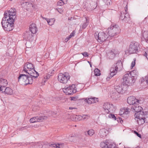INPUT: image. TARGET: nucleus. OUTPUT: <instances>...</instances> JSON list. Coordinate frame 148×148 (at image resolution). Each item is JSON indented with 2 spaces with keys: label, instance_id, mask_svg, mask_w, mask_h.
Here are the masks:
<instances>
[{
  "label": "nucleus",
  "instance_id": "obj_24",
  "mask_svg": "<svg viewBox=\"0 0 148 148\" xmlns=\"http://www.w3.org/2000/svg\"><path fill=\"white\" fill-rule=\"evenodd\" d=\"M111 97L113 99L116 100L120 97V95L118 93H113L111 94Z\"/></svg>",
  "mask_w": 148,
  "mask_h": 148
},
{
  "label": "nucleus",
  "instance_id": "obj_59",
  "mask_svg": "<svg viewBox=\"0 0 148 148\" xmlns=\"http://www.w3.org/2000/svg\"><path fill=\"white\" fill-rule=\"evenodd\" d=\"M52 71H54V70H52Z\"/></svg>",
  "mask_w": 148,
  "mask_h": 148
},
{
  "label": "nucleus",
  "instance_id": "obj_61",
  "mask_svg": "<svg viewBox=\"0 0 148 148\" xmlns=\"http://www.w3.org/2000/svg\"><path fill=\"white\" fill-rule=\"evenodd\" d=\"M12 0H10V1H12Z\"/></svg>",
  "mask_w": 148,
  "mask_h": 148
},
{
  "label": "nucleus",
  "instance_id": "obj_15",
  "mask_svg": "<svg viewBox=\"0 0 148 148\" xmlns=\"http://www.w3.org/2000/svg\"><path fill=\"white\" fill-rule=\"evenodd\" d=\"M47 118V116L33 117L30 119L29 121L31 123H34L35 122H42L43 120L46 119Z\"/></svg>",
  "mask_w": 148,
  "mask_h": 148
},
{
  "label": "nucleus",
  "instance_id": "obj_35",
  "mask_svg": "<svg viewBox=\"0 0 148 148\" xmlns=\"http://www.w3.org/2000/svg\"><path fill=\"white\" fill-rule=\"evenodd\" d=\"M48 114V116H53L56 114V112L53 111H50L49 112Z\"/></svg>",
  "mask_w": 148,
  "mask_h": 148
},
{
  "label": "nucleus",
  "instance_id": "obj_50",
  "mask_svg": "<svg viewBox=\"0 0 148 148\" xmlns=\"http://www.w3.org/2000/svg\"><path fill=\"white\" fill-rule=\"evenodd\" d=\"M58 12L60 14H62L63 12V10L61 9L59 10H58Z\"/></svg>",
  "mask_w": 148,
  "mask_h": 148
},
{
  "label": "nucleus",
  "instance_id": "obj_55",
  "mask_svg": "<svg viewBox=\"0 0 148 148\" xmlns=\"http://www.w3.org/2000/svg\"><path fill=\"white\" fill-rule=\"evenodd\" d=\"M73 137V136H71L69 137V139H70V138H72V137Z\"/></svg>",
  "mask_w": 148,
  "mask_h": 148
},
{
  "label": "nucleus",
  "instance_id": "obj_41",
  "mask_svg": "<svg viewBox=\"0 0 148 148\" xmlns=\"http://www.w3.org/2000/svg\"><path fill=\"white\" fill-rule=\"evenodd\" d=\"M51 145H52V147H54L56 148H60V147L59 146L60 145L59 144H58L57 145L56 144H51Z\"/></svg>",
  "mask_w": 148,
  "mask_h": 148
},
{
  "label": "nucleus",
  "instance_id": "obj_30",
  "mask_svg": "<svg viewBox=\"0 0 148 148\" xmlns=\"http://www.w3.org/2000/svg\"><path fill=\"white\" fill-rule=\"evenodd\" d=\"M42 144L41 143H38L35 144L34 145V148H42Z\"/></svg>",
  "mask_w": 148,
  "mask_h": 148
},
{
  "label": "nucleus",
  "instance_id": "obj_14",
  "mask_svg": "<svg viewBox=\"0 0 148 148\" xmlns=\"http://www.w3.org/2000/svg\"><path fill=\"white\" fill-rule=\"evenodd\" d=\"M127 102L130 105L138 104L139 103V101L135 98L133 96H131L128 97L127 100Z\"/></svg>",
  "mask_w": 148,
  "mask_h": 148
},
{
  "label": "nucleus",
  "instance_id": "obj_28",
  "mask_svg": "<svg viewBox=\"0 0 148 148\" xmlns=\"http://www.w3.org/2000/svg\"><path fill=\"white\" fill-rule=\"evenodd\" d=\"M8 84L7 80L4 79L0 78V85H2L4 86H6Z\"/></svg>",
  "mask_w": 148,
  "mask_h": 148
},
{
  "label": "nucleus",
  "instance_id": "obj_27",
  "mask_svg": "<svg viewBox=\"0 0 148 148\" xmlns=\"http://www.w3.org/2000/svg\"><path fill=\"white\" fill-rule=\"evenodd\" d=\"M107 148H114L115 145L113 144L112 142L107 140Z\"/></svg>",
  "mask_w": 148,
  "mask_h": 148
},
{
  "label": "nucleus",
  "instance_id": "obj_52",
  "mask_svg": "<svg viewBox=\"0 0 148 148\" xmlns=\"http://www.w3.org/2000/svg\"><path fill=\"white\" fill-rule=\"evenodd\" d=\"M69 109L70 110H72V109H73V107H69Z\"/></svg>",
  "mask_w": 148,
  "mask_h": 148
},
{
  "label": "nucleus",
  "instance_id": "obj_46",
  "mask_svg": "<svg viewBox=\"0 0 148 148\" xmlns=\"http://www.w3.org/2000/svg\"><path fill=\"white\" fill-rule=\"evenodd\" d=\"M134 133L138 137H140V138L141 137V135L140 134L138 133L136 131H134Z\"/></svg>",
  "mask_w": 148,
  "mask_h": 148
},
{
  "label": "nucleus",
  "instance_id": "obj_49",
  "mask_svg": "<svg viewBox=\"0 0 148 148\" xmlns=\"http://www.w3.org/2000/svg\"><path fill=\"white\" fill-rule=\"evenodd\" d=\"M77 98L75 97H72L71 98V100H74V101H75L76 100Z\"/></svg>",
  "mask_w": 148,
  "mask_h": 148
},
{
  "label": "nucleus",
  "instance_id": "obj_37",
  "mask_svg": "<svg viewBox=\"0 0 148 148\" xmlns=\"http://www.w3.org/2000/svg\"><path fill=\"white\" fill-rule=\"evenodd\" d=\"M130 111V109L126 108V109H125L123 114H128L129 113Z\"/></svg>",
  "mask_w": 148,
  "mask_h": 148
},
{
  "label": "nucleus",
  "instance_id": "obj_40",
  "mask_svg": "<svg viewBox=\"0 0 148 148\" xmlns=\"http://www.w3.org/2000/svg\"><path fill=\"white\" fill-rule=\"evenodd\" d=\"M82 119H83V120H86L88 119L90 116L87 115H83L82 116Z\"/></svg>",
  "mask_w": 148,
  "mask_h": 148
},
{
  "label": "nucleus",
  "instance_id": "obj_19",
  "mask_svg": "<svg viewBox=\"0 0 148 148\" xmlns=\"http://www.w3.org/2000/svg\"><path fill=\"white\" fill-rule=\"evenodd\" d=\"M141 39L146 42H148V31H145L141 35Z\"/></svg>",
  "mask_w": 148,
  "mask_h": 148
},
{
  "label": "nucleus",
  "instance_id": "obj_26",
  "mask_svg": "<svg viewBox=\"0 0 148 148\" xmlns=\"http://www.w3.org/2000/svg\"><path fill=\"white\" fill-rule=\"evenodd\" d=\"M130 20V17L128 14L126 13L125 14V16L121 20L123 22H127Z\"/></svg>",
  "mask_w": 148,
  "mask_h": 148
},
{
  "label": "nucleus",
  "instance_id": "obj_17",
  "mask_svg": "<svg viewBox=\"0 0 148 148\" xmlns=\"http://www.w3.org/2000/svg\"><path fill=\"white\" fill-rule=\"evenodd\" d=\"M85 102L88 104L96 103L98 101V98L95 97H91L90 98H87L85 100Z\"/></svg>",
  "mask_w": 148,
  "mask_h": 148
},
{
  "label": "nucleus",
  "instance_id": "obj_1",
  "mask_svg": "<svg viewBox=\"0 0 148 148\" xmlns=\"http://www.w3.org/2000/svg\"><path fill=\"white\" fill-rule=\"evenodd\" d=\"M23 71L26 74H21L18 77V81L21 85L32 84L34 78H36L39 75L38 73L35 70L33 64L30 63L25 64Z\"/></svg>",
  "mask_w": 148,
  "mask_h": 148
},
{
  "label": "nucleus",
  "instance_id": "obj_44",
  "mask_svg": "<svg viewBox=\"0 0 148 148\" xmlns=\"http://www.w3.org/2000/svg\"><path fill=\"white\" fill-rule=\"evenodd\" d=\"M81 54L84 56V57H88V53L86 52H84L83 53H82Z\"/></svg>",
  "mask_w": 148,
  "mask_h": 148
},
{
  "label": "nucleus",
  "instance_id": "obj_4",
  "mask_svg": "<svg viewBox=\"0 0 148 148\" xmlns=\"http://www.w3.org/2000/svg\"><path fill=\"white\" fill-rule=\"evenodd\" d=\"M6 17L3 18L1 22V24L3 28L5 30L10 31L14 28V22L12 21H7Z\"/></svg>",
  "mask_w": 148,
  "mask_h": 148
},
{
  "label": "nucleus",
  "instance_id": "obj_36",
  "mask_svg": "<svg viewBox=\"0 0 148 148\" xmlns=\"http://www.w3.org/2000/svg\"><path fill=\"white\" fill-rule=\"evenodd\" d=\"M45 19L46 20L48 23L49 25H51L53 24V21H51L50 19H48L47 18H45Z\"/></svg>",
  "mask_w": 148,
  "mask_h": 148
},
{
  "label": "nucleus",
  "instance_id": "obj_47",
  "mask_svg": "<svg viewBox=\"0 0 148 148\" xmlns=\"http://www.w3.org/2000/svg\"><path fill=\"white\" fill-rule=\"evenodd\" d=\"M74 36L73 34L72 33L70 36L68 37V39L66 41H67L69 39H70L72 36Z\"/></svg>",
  "mask_w": 148,
  "mask_h": 148
},
{
  "label": "nucleus",
  "instance_id": "obj_48",
  "mask_svg": "<svg viewBox=\"0 0 148 148\" xmlns=\"http://www.w3.org/2000/svg\"><path fill=\"white\" fill-rule=\"evenodd\" d=\"M145 79L146 83L148 84V76L145 77Z\"/></svg>",
  "mask_w": 148,
  "mask_h": 148
},
{
  "label": "nucleus",
  "instance_id": "obj_6",
  "mask_svg": "<svg viewBox=\"0 0 148 148\" xmlns=\"http://www.w3.org/2000/svg\"><path fill=\"white\" fill-rule=\"evenodd\" d=\"M16 12L14 8H11L7 12H5L3 18L6 17L7 21H14L15 18L16 17Z\"/></svg>",
  "mask_w": 148,
  "mask_h": 148
},
{
  "label": "nucleus",
  "instance_id": "obj_53",
  "mask_svg": "<svg viewBox=\"0 0 148 148\" xmlns=\"http://www.w3.org/2000/svg\"><path fill=\"white\" fill-rule=\"evenodd\" d=\"M60 8H59L58 9L57 8L56 9V10L57 11H58V10H59L60 9Z\"/></svg>",
  "mask_w": 148,
  "mask_h": 148
},
{
  "label": "nucleus",
  "instance_id": "obj_7",
  "mask_svg": "<svg viewBox=\"0 0 148 148\" xmlns=\"http://www.w3.org/2000/svg\"><path fill=\"white\" fill-rule=\"evenodd\" d=\"M94 36L98 42L100 43H102L108 38L107 35L103 32H96L94 34Z\"/></svg>",
  "mask_w": 148,
  "mask_h": 148
},
{
  "label": "nucleus",
  "instance_id": "obj_11",
  "mask_svg": "<svg viewBox=\"0 0 148 148\" xmlns=\"http://www.w3.org/2000/svg\"><path fill=\"white\" fill-rule=\"evenodd\" d=\"M123 83L127 85V86L128 84H132L135 82L134 78H133L132 77H131L129 73H127L124 75L123 77Z\"/></svg>",
  "mask_w": 148,
  "mask_h": 148
},
{
  "label": "nucleus",
  "instance_id": "obj_39",
  "mask_svg": "<svg viewBox=\"0 0 148 148\" xmlns=\"http://www.w3.org/2000/svg\"><path fill=\"white\" fill-rule=\"evenodd\" d=\"M108 117L110 118H112L114 120H116V117L115 115L113 114H109L108 115Z\"/></svg>",
  "mask_w": 148,
  "mask_h": 148
},
{
  "label": "nucleus",
  "instance_id": "obj_34",
  "mask_svg": "<svg viewBox=\"0 0 148 148\" xmlns=\"http://www.w3.org/2000/svg\"><path fill=\"white\" fill-rule=\"evenodd\" d=\"M87 134L90 136H92L94 134V131L92 130H89L87 132Z\"/></svg>",
  "mask_w": 148,
  "mask_h": 148
},
{
  "label": "nucleus",
  "instance_id": "obj_16",
  "mask_svg": "<svg viewBox=\"0 0 148 148\" xmlns=\"http://www.w3.org/2000/svg\"><path fill=\"white\" fill-rule=\"evenodd\" d=\"M32 34H33V33L29 31L24 34V36L25 39L27 40V41L28 40V41H27L26 43V45H27V44H29L30 42L32 41L33 40V36Z\"/></svg>",
  "mask_w": 148,
  "mask_h": 148
},
{
  "label": "nucleus",
  "instance_id": "obj_56",
  "mask_svg": "<svg viewBox=\"0 0 148 148\" xmlns=\"http://www.w3.org/2000/svg\"><path fill=\"white\" fill-rule=\"evenodd\" d=\"M23 128H24L23 127H22L21 128V130H23Z\"/></svg>",
  "mask_w": 148,
  "mask_h": 148
},
{
  "label": "nucleus",
  "instance_id": "obj_38",
  "mask_svg": "<svg viewBox=\"0 0 148 148\" xmlns=\"http://www.w3.org/2000/svg\"><path fill=\"white\" fill-rule=\"evenodd\" d=\"M64 4L63 1L62 0H60L58 2H57V4L58 5L62 6Z\"/></svg>",
  "mask_w": 148,
  "mask_h": 148
},
{
  "label": "nucleus",
  "instance_id": "obj_8",
  "mask_svg": "<svg viewBox=\"0 0 148 148\" xmlns=\"http://www.w3.org/2000/svg\"><path fill=\"white\" fill-rule=\"evenodd\" d=\"M103 108L104 111L107 114L112 113L115 110L113 105L109 102L104 103L103 106Z\"/></svg>",
  "mask_w": 148,
  "mask_h": 148
},
{
  "label": "nucleus",
  "instance_id": "obj_54",
  "mask_svg": "<svg viewBox=\"0 0 148 148\" xmlns=\"http://www.w3.org/2000/svg\"><path fill=\"white\" fill-rule=\"evenodd\" d=\"M41 16V17H42V18H43V19H45V18H44V17H43L42 16Z\"/></svg>",
  "mask_w": 148,
  "mask_h": 148
},
{
  "label": "nucleus",
  "instance_id": "obj_23",
  "mask_svg": "<svg viewBox=\"0 0 148 148\" xmlns=\"http://www.w3.org/2000/svg\"><path fill=\"white\" fill-rule=\"evenodd\" d=\"M71 119L73 121H79L82 119V117L80 115H73L71 117Z\"/></svg>",
  "mask_w": 148,
  "mask_h": 148
},
{
  "label": "nucleus",
  "instance_id": "obj_18",
  "mask_svg": "<svg viewBox=\"0 0 148 148\" xmlns=\"http://www.w3.org/2000/svg\"><path fill=\"white\" fill-rule=\"evenodd\" d=\"M108 133L107 130L105 128H103L100 130L99 134L101 138H104L106 137Z\"/></svg>",
  "mask_w": 148,
  "mask_h": 148
},
{
  "label": "nucleus",
  "instance_id": "obj_31",
  "mask_svg": "<svg viewBox=\"0 0 148 148\" xmlns=\"http://www.w3.org/2000/svg\"><path fill=\"white\" fill-rule=\"evenodd\" d=\"M85 18L86 19V22H84L82 26V28L83 29H85L86 27L88 25L87 23L88 22V19L86 17Z\"/></svg>",
  "mask_w": 148,
  "mask_h": 148
},
{
  "label": "nucleus",
  "instance_id": "obj_60",
  "mask_svg": "<svg viewBox=\"0 0 148 148\" xmlns=\"http://www.w3.org/2000/svg\"><path fill=\"white\" fill-rule=\"evenodd\" d=\"M51 20H53L52 19H51Z\"/></svg>",
  "mask_w": 148,
  "mask_h": 148
},
{
  "label": "nucleus",
  "instance_id": "obj_29",
  "mask_svg": "<svg viewBox=\"0 0 148 148\" xmlns=\"http://www.w3.org/2000/svg\"><path fill=\"white\" fill-rule=\"evenodd\" d=\"M94 74L95 76H98L100 75V71L97 69H95L94 71Z\"/></svg>",
  "mask_w": 148,
  "mask_h": 148
},
{
  "label": "nucleus",
  "instance_id": "obj_25",
  "mask_svg": "<svg viewBox=\"0 0 148 148\" xmlns=\"http://www.w3.org/2000/svg\"><path fill=\"white\" fill-rule=\"evenodd\" d=\"M115 56V54L114 52L111 51L107 54V57L110 59H113Z\"/></svg>",
  "mask_w": 148,
  "mask_h": 148
},
{
  "label": "nucleus",
  "instance_id": "obj_58",
  "mask_svg": "<svg viewBox=\"0 0 148 148\" xmlns=\"http://www.w3.org/2000/svg\"><path fill=\"white\" fill-rule=\"evenodd\" d=\"M120 121H121V118H120L119 119Z\"/></svg>",
  "mask_w": 148,
  "mask_h": 148
},
{
  "label": "nucleus",
  "instance_id": "obj_20",
  "mask_svg": "<svg viewBox=\"0 0 148 148\" xmlns=\"http://www.w3.org/2000/svg\"><path fill=\"white\" fill-rule=\"evenodd\" d=\"M29 31V32H30L33 34H35L37 32V30L35 24H32L30 26Z\"/></svg>",
  "mask_w": 148,
  "mask_h": 148
},
{
  "label": "nucleus",
  "instance_id": "obj_43",
  "mask_svg": "<svg viewBox=\"0 0 148 148\" xmlns=\"http://www.w3.org/2000/svg\"><path fill=\"white\" fill-rule=\"evenodd\" d=\"M136 59L134 58V60L132 62L131 67L133 68L135 66V64Z\"/></svg>",
  "mask_w": 148,
  "mask_h": 148
},
{
  "label": "nucleus",
  "instance_id": "obj_5",
  "mask_svg": "<svg viewBox=\"0 0 148 148\" xmlns=\"http://www.w3.org/2000/svg\"><path fill=\"white\" fill-rule=\"evenodd\" d=\"M119 27L116 25H112L106 31V32L110 37H113L119 32Z\"/></svg>",
  "mask_w": 148,
  "mask_h": 148
},
{
  "label": "nucleus",
  "instance_id": "obj_42",
  "mask_svg": "<svg viewBox=\"0 0 148 148\" xmlns=\"http://www.w3.org/2000/svg\"><path fill=\"white\" fill-rule=\"evenodd\" d=\"M24 4L26 5H29V6L31 7L32 6L33 7V5H32V4L31 3H29L28 2H25L24 3H23Z\"/></svg>",
  "mask_w": 148,
  "mask_h": 148
},
{
  "label": "nucleus",
  "instance_id": "obj_32",
  "mask_svg": "<svg viewBox=\"0 0 148 148\" xmlns=\"http://www.w3.org/2000/svg\"><path fill=\"white\" fill-rule=\"evenodd\" d=\"M125 13L122 12H121V15L120 16V19L121 20L123 19V18H125V14L127 13L126 11V9L125 10Z\"/></svg>",
  "mask_w": 148,
  "mask_h": 148
},
{
  "label": "nucleus",
  "instance_id": "obj_9",
  "mask_svg": "<svg viewBox=\"0 0 148 148\" xmlns=\"http://www.w3.org/2000/svg\"><path fill=\"white\" fill-rule=\"evenodd\" d=\"M139 46V44L138 42L135 41L131 42L129 46V53L130 54L136 53L138 51Z\"/></svg>",
  "mask_w": 148,
  "mask_h": 148
},
{
  "label": "nucleus",
  "instance_id": "obj_10",
  "mask_svg": "<svg viewBox=\"0 0 148 148\" xmlns=\"http://www.w3.org/2000/svg\"><path fill=\"white\" fill-rule=\"evenodd\" d=\"M70 78V76L66 73H64V74L60 73L58 74V81L63 84L66 83Z\"/></svg>",
  "mask_w": 148,
  "mask_h": 148
},
{
  "label": "nucleus",
  "instance_id": "obj_33",
  "mask_svg": "<svg viewBox=\"0 0 148 148\" xmlns=\"http://www.w3.org/2000/svg\"><path fill=\"white\" fill-rule=\"evenodd\" d=\"M107 140H106V142H102L101 143L100 146L103 148H107Z\"/></svg>",
  "mask_w": 148,
  "mask_h": 148
},
{
  "label": "nucleus",
  "instance_id": "obj_22",
  "mask_svg": "<svg viewBox=\"0 0 148 148\" xmlns=\"http://www.w3.org/2000/svg\"><path fill=\"white\" fill-rule=\"evenodd\" d=\"M7 95H11L13 93V90L10 88L9 87H7L3 91Z\"/></svg>",
  "mask_w": 148,
  "mask_h": 148
},
{
  "label": "nucleus",
  "instance_id": "obj_21",
  "mask_svg": "<svg viewBox=\"0 0 148 148\" xmlns=\"http://www.w3.org/2000/svg\"><path fill=\"white\" fill-rule=\"evenodd\" d=\"M129 74L131 77H132L133 78H134V80L135 81V80L137 77V76L138 75V73L136 70H134L131 71L129 73Z\"/></svg>",
  "mask_w": 148,
  "mask_h": 148
},
{
  "label": "nucleus",
  "instance_id": "obj_12",
  "mask_svg": "<svg viewBox=\"0 0 148 148\" xmlns=\"http://www.w3.org/2000/svg\"><path fill=\"white\" fill-rule=\"evenodd\" d=\"M75 85H72L69 87L65 86L63 89V92L66 95H71L75 93L76 92Z\"/></svg>",
  "mask_w": 148,
  "mask_h": 148
},
{
  "label": "nucleus",
  "instance_id": "obj_51",
  "mask_svg": "<svg viewBox=\"0 0 148 148\" xmlns=\"http://www.w3.org/2000/svg\"><path fill=\"white\" fill-rule=\"evenodd\" d=\"M50 76L49 75H47V76H46V79H48L49 78H50Z\"/></svg>",
  "mask_w": 148,
  "mask_h": 148
},
{
  "label": "nucleus",
  "instance_id": "obj_13",
  "mask_svg": "<svg viewBox=\"0 0 148 148\" xmlns=\"http://www.w3.org/2000/svg\"><path fill=\"white\" fill-rule=\"evenodd\" d=\"M128 86L127 85L125 84L122 83L121 85L115 86L114 89L117 92V93L123 94L127 90Z\"/></svg>",
  "mask_w": 148,
  "mask_h": 148
},
{
  "label": "nucleus",
  "instance_id": "obj_3",
  "mask_svg": "<svg viewBox=\"0 0 148 148\" xmlns=\"http://www.w3.org/2000/svg\"><path fill=\"white\" fill-rule=\"evenodd\" d=\"M123 66L122 63L120 60H118L117 62L111 68L110 71V74L106 78L107 81H109L110 79L113 77L117 73L118 70H122Z\"/></svg>",
  "mask_w": 148,
  "mask_h": 148
},
{
  "label": "nucleus",
  "instance_id": "obj_57",
  "mask_svg": "<svg viewBox=\"0 0 148 148\" xmlns=\"http://www.w3.org/2000/svg\"><path fill=\"white\" fill-rule=\"evenodd\" d=\"M67 39H68V38H66V39H65V41H66V42H67V41H66V40H67Z\"/></svg>",
  "mask_w": 148,
  "mask_h": 148
},
{
  "label": "nucleus",
  "instance_id": "obj_45",
  "mask_svg": "<svg viewBox=\"0 0 148 148\" xmlns=\"http://www.w3.org/2000/svg\"><path fill=\"white\" fill-rule=\"evenodd\" d=\"M5 86L1 85L0 89H1V91H2L3 92V91L5 90Z\"/></svg>",
  "mask_w": 148,
  "mask_h": 148
},
{
  "label": "nucleus",
  "instance_id": "obj_2",
  "mask_svg": "<svg viewBox=\"0 0 148 148\" xmlns=\"http://www.w3.org/2000/svg\"><path fill=\"white\" fill-rule=\"evenodd\" d=\"M142 108L138 104L133 105L131 109L132 111L136 112L135 114V119L136 123L139 125H141L145 123L148 122V117L147 114H145L143 112L141 111Z\"/></svg>",
  "mask_w": 148,
  "mask_h": 148
}]
</instances>
